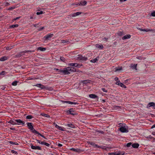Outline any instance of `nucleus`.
<instances>
[{
  "mask_svg": "<svg viewBox=\"0 0 155 155\" xmlns=\"http://www.w3.org/2000/svg\"><path fill=\"white\" fill-rule=\"evenodd\" d=\"M76 70L74 68L68 67L65 68L63 69V74H68L71 72H75Z\"/></svg>",
  "mask_w": 155,
  "mask_h": 155,
  "instance_id": "1",
  "label": "nucleus"
},
{
  "mask_svg": "<svg viewBox=\"0 0 155 155\" xmlns=\"http://www.w3.org/2000/svg\"><path fill=\"white\" fill-rule=\"evenodd\" d=\"M34 52V51H29V50L25 51H23L22 52H20L19 53H18L15 56V58H20L21 56L24 55V54L26 53L31 52Z\"/></svg>",
  "mask_w": 155,
  "mask_h": 155,
  "instance_id": "2",
  "label": "nucleus"
},
{
  "mask_svg": "<svg viewBox=\"0 0 155 155\" xmlns=\"http://www.w3.org/2000/svg\"><path fill=\"white\" fill-rule=\"evenodd\" d=\"M119 130L122 133H127L128 132L127 127L125 125L119 128Z\"/></svg>",
  "mask_w": 155,
  "mask_h": 155,
  "instance_id": "3",
  "label": "nucleus"
},
{
  "mask_svg": "<svg viewBox=\"0 0 155 155\" xmlns=\"http://www.w3.org/2000/svg\"><path fill=\"white\" fill-rule=\"evenodd\" d=\"M76 59L81 61H86L87 60V58L83 57L81 55H78L76 57Z\"/></svg>",
  "mask_w": 155,
  "mask_h": 155,
  "instance_id": "4",
  "label": "nucleus"
},
{
  "mask_svg": "<svg viewBox=\"0 0 155 155\" xmlns=\"http://www.w3.org/2000/svg\"><path fill=\"white\" fill-rule=\"evenodd\" d=\"M27 124L28 128L30 130H32V132L33 133V130H35L34 129L33 126L32 125V123H27Z\"/></svg>",
  "mask_w": 155,
  "mask_h": 155,
  "instance_id": "5",
  "label": "nucleus"
},
{
  "mask_svg": "<svg viewBox=\"0 0 155 155\" xmlns=\"http://www.w3.org/2000/svg\"><path fill=\"white\" fill-rule=\"evenodd\" d=\"M81 14V12H78L76 13H74L73 14H71L70 15V16L71 17H74L77 16Z\"/></svg>",
  "mask_w": 155,
  "mask_h": 155,
  "instance_id": "6",
  "label": "nucleus"
},
{
  "mask_svg": "<svg viewBox=\"0 0 155 155\" xmlns=\"http://www.w3.org/2000/svg\"><path fill=\"white\" fill-rule=\"evenodd\" d=\"M116 84L120 86L121 87H124V88H126V87L122 83H121L119 81H117L116 83Z\"/></svg>",
  "mask_w": 155,
  "mask_h": 155,
  "instance_id": "7",
  "label": "nucleus"
},
{
  "mask_svg": "<svg viewBox=\"0 0 155 155\" xmlns=\"http://www.w3.org/2000/svg\"><path fill=\"white\" fill-rule=\"evenodd\" d=\"M31 148L32 149L34 150H41V147L39 146H35L33 145H31Z\"/></svg>",
  "mask_w": 155,
  "mask_h": 155,
  "instance_id": "8",
  "label": "nucleus"
},
{
  "mask_svg": "<svg viewBox=\"0 0 155 155\" xmlns=\"http://www.w3.org/2000/svg\"><path fill=\"white\" fill-rule=\"evenodd\" d=\"M15 120L17 122L19 123V124H19V125L21 124L24 125L25 123V122L21 120L20 119Z\"/></svg>",
  "mask_w": 155,
  "mask_h": 155,
  "instance_id": "9",
  "label": "nucleus"
},
{
  "mask_svg": "<svg viewBox=\"0 0 155 155\" xmlns=\"http://www.w3.org/2000/svg\"><path fill=\"white\" fill-rule=\"evenodd\" d=\"M62 102L63 103H67L71 104H78V103L77 102H72L70 101H62Z\"/></svg>",
  "mask_w": 155,
  "mask_h": 155,
  "instance_id": "10",
  "label": "nucleus"
},
{
  "mask_svg": "<svg viewBox=\"0 0 155 155\" xmlns=\"http://www.w3.org/2000/svg\"><path fill=\"white\" fill-rule=\"evenodd\" d=\"M155 105V103L153 102L149 103L147 105V108H149L151 107H153Z\"/></svg>",
  "mask_w": 155,
  "mask_h": 155,
  "instance_id": "11",
  "label": "nucleus"
},
{
  "mask_svg": "<svg viewBox=\"0 0 155 155\" xmlns=\"http://www.w3.org/2000/svg\"><path fill=\"white\" fill-rule=\"evenodd\" d=\"M87 3V2L85 1H81L79 3V5L84 6Z\"/></svg>",
  "mask_w": 155,
  "mask_h": 155,
  "instance_id": "12",
  "label": "nucleus"
},
{
  "mask_svg": "<svg viewBox=\"0 0 155 155\" xmlns=\"http://www.w3.org/2000/svg\"><path fill=\"white\" fill-rule=\"evenodd\" d=\"M90 81L89 80H84L81 81V83H82L84 85V84H87L90 83Z\"/></svg>",
  "mask_w": 155,
  "mask_h": 155,
  "instance_id": "13",
  "label": "nucleus"
},
{
  "mask_svg": "<svg viewBox=\"0 0 155 155\" xmlns=\"http://www.w3.org/2000/svg\"><path fill=\"white\" fill-rule=\"evenodd\" d=\"M53 34H48L46 36H45L44 38H45V39H47L49 38L52 37L53 36Z\"/></svg>",
  "mask_w": 155,
  "mask_h": 155,
  "instance_id": "14",
  "label": "nucleus"
},
{
  "mask_svg": "<svg viewBox=\"0 0 155 155\" xmlns=\"http://www.w3.org/2000/svg\"><path fill=\"white\" fill-rule=\"evenodd\" d=\"M8 59V57L5 56L1 57L0 58V61H5Z\"/></svg>",
  "mask_w": 155,
  "mask_h": 155,
  "instance_id": "15",
  "label": "nucleus"
},
{
  "mask_svg": "<svg viewBox=\"0 0 155 155\" xmlns=\"http://www.w3.org/2000/svg\"><path fill=\"white\" fill-rule=\"evenodd\" d=\"M131 37V35H126L124 36L122 39L123 40H125L128 38H130Z\"/></svg>",
  "mask_w": 155,
  "mask_h": 155,
  "instance_id": "16",
  "label": "nucleus"
},
{
  "mask_svg": "<svg viewBox=\"0 0 155 155\" xmlns=\"http://www.w3.org/2000/svg\"><path fill=\"white\" fill-rule=\"evenodd\" d=\"M95 46L96 48L100 49H102L103 48V46L102 45H99L98 44H96L95 45Z\"/></svg>",
  "mask_w": 155,
  "mask_h": 155,
  "instance_id": "17",
  "label": "nucleus"
},
{
  "mask_svg": "<svg viewBox=\"0 0 155 155\" xmlns=\"http://www.w3.org/2000/svg\"><path fill=\"white\" fill-rule=\"evenodd\" d=\"M137 64H131L130 65V67L131 68H132V69H135L136 70H137Z\"/></svg>",
  "mask_w": 155,
  "mask_h": 155,
  "instance_id": "18",
  "label": "nucleus"
},
{
  "mask_svg": "<svg viewBox=\"0 0 155 155\" xmlns=\"http://www.w3.org/2000/svg\"><path fill=\"white\" fill-rule=\"evenodd\" d=\"M41 88L42 89H46V90H50L51 89V88H49L48 87L45 86H44V85H43L42 84L41 87Z\"/></svg>",
  "mask_w": 155,
  "mask_h": 155,
  "instance_id": "19",
  "label": "nucleus"
},
{
  "mask_svg": "<svg viewBox=\"0 0 155 155\" xmlns=\"http://www.w3.org/2000/svg\"><path fill=\"white\" fill-rule=\"evenodd\" d=\"M68 65L72 66L78 67V64L77 63H70Z\"/></svg>",
  "mask_w": 155,
  "mask_h": 155,
  "instance_id": "20",
  "label": "nucleus"
},
{
  "mask_svg": "<svg viewBox=\"0 0 155 155\" xmlns=\"http://www.w3.org/2000/svg\"><path fill=\"white\" fill-rule=\"evenodd\" d=\"M88 143L94 147H97V145L95 144V143L93 142H88Z\"/></svg>",
  "mask_w": 155,
  "mask_h": 155,
  "instance_id": "21",
  "label": "nucleus"
},
{
  "mask_svg": "<svg viewBox=\"0 0 155 155\" xmlns=\"http://www.w3.org/2000/svg\"><path fill=\"white\" fill-rule=\"evenodd\" d=\"M89 97L90 98H94L97 97L96 95L93 94H90L89 95Z\"/></svg>",
  "mask_w": 155,
  "mask_h": 155,
  "instance_id": "22",
  "label": "nucleus"
},
{
  "mask_svg": "<svg viewBox=\"0 0 155 155\" xmlns=\"http://www.w3.org/2000/svg\"><path fill=\"white\" fill-rule=\"evenodd\" d=\"M98 59L99 57H97L96 58H95L94 59L91 60L90 61L91 62L95 63L98 61Z\"/></svg>",
  "mask_w": 155,
  "mask_h": 155,
  "instance_id": "23",
  "label": "nucleus"
},
{
  "mask_svg": "<svg viewBox=\"0 0 155 155\" xmlns=\"http://www.w3.org/2000/svg\"><path fill=\"white\" fill-rule=\"evenodd\" d=\"M46 48H42L41 47H38L37 48V50H40L42 51H44L46 50Z\"/></svg>",
  "mask_w": 155,
  "mask_h": 155,
  "instance_id": "24",
  "label": "nucleus"
},
{
  "mask_svg": "<svg viewBox=\"0 0 155 155\" xmlns=\"http://www.w3.org/2000/svg\"><path fill=\"white\" fill-rule=\"evenodd\" d=\"M139 144L138 143H134L132 145V147L134 148H137L138 147Z\"/></svg>",
  "mask_w": 155,
  "mask_h": 155,
  "instance_id": "25",
  "label": "nucleus"
},
{
  "mask_svg": "<svg viewBox=\"0 0 155 155\" xmlns=\"http://www.w3.org/2000/svg\"><path fill=\"white\" fill-rule=\"evenodd\" d=\"M8 123H10L11 124H12L14 125V124H16V123L14 121L12 120H10L9 122H8Z\"/></svg>",
  "mask_w": 155,
  "mask_h": 155,
  "instance_id": "26",
  "label": "nucleus"
},
{
  "mask_svg": "<svg viewBox=\"0 0 155 155\" xmlns=\"http://www.w3.org/2000/svg\"><path fill=\"white\" fill-rule=\"evenodd\" d=\"M67 126H68V127L72 128H74V126L71 124H67Z\"/></svg>",
  "mask_w": 155,
  "mask_h": 155,
  "instance_id": "27",
  "label": "nucleus"
},
{
  "mask_svg": "<svg viewBox=\"0 0 155 155\" xmlns=\"http://www.w3.org/2000/svg\"><path fill=\"white\" fill-rule=\"evenodd\" d=\"M18 24L13 25H11L10 26V28H15V27H18Z\"/></svg>",
  "mask_w": 155,
  "mask_h": 155,
  "instance_id": "28",
  "label": "nucleus"
},
{
  "mask_svg": "<svg viewBox=\"0 0 155 155\" xmlns=\"http://www.w3.org/2000/svg\"><path fill=\"white\" fill-rule=\"evenodd\" d=\"M71 150H72L75 151L76 152H78L80 151V150H78V149H76L74 148H72L70 149Z\"/></svg>",
  "mask_w": 155,
  "mask_h": 155,
  "instance_id": "29",
  "label": "nucleus"
},
{
  "mask_svg": "<svg viewBox=\"0 0 155 155\" xmlns=\"http://www.w3.org/2000/svg\"><path fill=\"white\" fill-rule=\"evenodd\" d=\"M13 48V46H11L10 47H6V49L7 50H10Z\"/></svg>",
  "mask_w": 155,
  "mask_h": 155,
  "instance_id": "30",
  "label": "nucleus"
},
{
  "mask_svg": "<svg viewBox=\"0 0 155 155\" xmlns=\"http://www.w3.org/2000/svg\"><path fill=\"white\" fill-rule=\"evenodd\" d=\"M41 114L42 116H45V117H50V116L48 115V114H47L42 113Z\"/></svg>",
  "mask_w": 155,
  "mask_h": 155,
  "instance_id": "31",
  "label": "nucleus"
},
{
  "mask_svg": "<svg viewBox=\"0 0 155 155\" xmlns=\"http://www.w3.org/2000/svg\"><path fill=\"white\" fill-rule=\"evenodd\" d=\"M33 133H35L36 134H38L41 136V135H42L40 133H39L38 132V131H37L36 130H33Z\"/></svg>",
  "mask_w": 155,
  "mask_h": 155,
  "instance_id": "32",
  "label": "nucleus"
},
{
  "mask_svg": "<svg viewBox=\"0 0 155 155\" xmlns=\"http://www.w3.org/2000/svg\"><path fill=\"white\" fill-rule=\"evenodd\" d=\"M33 133H35L36 134H38L41 136V135H42L40 133H39L38 132V131H37L36 130H33Z\"/></svg>",
  "mask_w": 155,
  "mask_h": 155,
  "instance_id": "33",
  "label": "nucleus"
},
{
  "mask_svg": "<svg viewBox=\"0 0 155 155\" xmlns=\"http://www.w3.org/2000/svg\"><path fill=\"white\" fill-rule=\"evenodd\" d=\"M118 155H124V152L118 151Z\"/></svg>",
  "mask_w": 155,
  "mask_h": 155,
  "instance_id": "34",
  "label": "nucleus"
},
{
  "mask_svg": "<svg viewBox=\"0 0 155 155\" xmlns=\"http://www.w3.org/2000/svg\"><path fill=\"white\" fill-rule=\"evenodd\" d=\"M17 82H18L17 81H15L13 82L12 84L13 86H16L17 84Z\"/></svg>",
  "mask_w": 155,
  "mask_h": 155,
  "instance_id": "35",
  "label": "nucleus"
},
{
  "mask_svg": "<svg viewBox=\"0 0 155 155\" xmlns=\"http://www.w3.org/2000/svg\"><path fill=\"white\" fill-rule=\"evenodd\" d=\"M32 117L31 115H28L26 117V118L27 119H31L32 118Z\"/></svg>",
  "mask_w": 155,
  "mask_h": 155,
  "instance_id": "36",
  "label": "nucleus"
},
{
  "mask_svg": "<svg viewBox=\"0 0 155 155\" xmlns=\"http://www.w3.org/2000/svg\"><path fill=\"white\" fill-rule=\"evenodd\" d=\"M143 30H142V31H146V32H148V31H152L151 30H150V29H143Z\"/></svg>",
  "mask_w": 155,
  "mask_h": 155,
  "instance_id": "37",
  "label": "nucleus"
},
{
  "mask_svg": "<svg viewBox=\"0 0 155 155\" xmlns=\"http://www.w3.org/2000/svg\"><path fill=\"white\" fill-rule=\"evenodd\" d=\"M116 69L115 71V72L121 70L122 69V68H116Z\"/></svg>",
  "mask_w": 155,
  "mask_h": 155,
  "instance_id": "38",
  "label": "nucleus"
},
{
  "mask_svg": "<svg viewBox=\"0 0 155 155\" xmlns=\"http://www.w3.org/2000/svg\"><path fill=\"white\" fill-rule=\"evenodd\" d=\"M150 16L155 17V12H153L151 14Z\"/></svg>",
  "mask_w": 155,
  "mask_h": 155,
  "instance_id": "39",
  "label": "nucleus"
},
{
  "mask_svg": "<svg viewBox=\"0 0 155 155\" xmlns=\"http://www.w3.org/2000/svg\"><path fill=\"white\" fill-rule=\"evenodd\" d=\"M43 12L42 11H41L39 12H37L36 13V14L37 15H39L41 14H43Z\"/></svg>",
  "mask_w": 155,
  "mask_h": 155,
  "instance_id": "40",
  "label": "nucleus"
},
{
  "mask_svg": "<svg viewBox=\"0 0 155 155\" xmlns=\"http://www.w3.org/2000/svg\"><path fill=\"white\" fill-rule=\"evenodd\" d=\"M58 128V129L60 130H62V131H64V129L61 127H60V126H59Z\"/></svg>",
  "mask_w": 155,
  "mask_h": 155,
  "instance_id": "41",
  "label": "nucleus"
},
{
  "mask_svg": "<svg viewBox=\"0 0 155 155\" xmlns=\"http://www.w3.org/2000/svg\"><path fill=\"white\" fill-rule=\"evenodd\" d=\"M132 143H129L127 144V147H129L131 145Z\"/></svg>",
  "mask_w": 155,
  "mask_h": 155,
  "instance_id": "42",
  "label": "nucleus"
},
{
  "mask_svg": "<svg viewBox=\"0 0 155 155\" xmlns=\"http://www.w3.org/2000/svg\"><path fill=\"white\" fill-rule=\"evenodd\" d=\"M41 85H42V84H37L36 85H35L36 86L39 87H40V88L41 87Z\"/></svg>",
  "mask_w": 155,
  "mask_h": 155,
  "instance_id": "43",
  "label": "nucleus"
},
{
  "mask_svg": "<svg viewBox=\"0 0 155 155\" xmlns=\"http://www.w3.org/2000/svg\"><path fill=\"white\" fill-rule=\"evenodd\" d=\"M60 60L63 61H64L65 60V58L64 57H61L60 58Z\"/></svg>",
  "mask_w": 155,
  "mask_h": 155,
  "instance_id": "44",
  "label": "nucleus"
},
{
  "mask_svg": "<svg viewBox=\"0 0 155 155\" xmlns=\"http://www.w3.org/2000/svg\"><path fill=\"white\" fill-rule=\"evenodd\" d=\"M15 7H11L9 8H8V10H12V9H15Z\"/></svg>",
  "mask_w": 155,
  "mask_h": 155,
  "instance_id": "45",
  "label": "nucleus"
},
{
  "mask_svg": "<svg viewBox=\"0 0 155 155\" xmlns=\"http://www.w3.org/2000/svg\"><path fill=\"white\" fill-rule=\"evenodd\" d=\"M68 112L69 113V114H72V115H74V114L72 113V110H71V109H70L69 110H68Z\"/></svg>",
  "mask_w": 155,
  "mask_h": 155,
  "instance_id": "46",
  "label": "nucleus"
},
{
  "mask_svg": "<svg viewBox=\"0 0 155 155\" xmlns=\"http://www.w3.org/2000/svg\"><path fill=\"white\" fill-rule=\"evenodd\" d=\"M59 72L61 73V74H63L64 72H63V70H59Z\"/></svg>",
  "mask_w": 155,
  "mask_h": 155,
  "instance_id": "47",
  "label": "nucleus"
},
{
  "mask_svg": "<svg viewBox=\"0 0 155 155\" xmlns=\"http://www.w3.org/2000/svg\"><path fill=\"white\" fill-rule=\"evenodd\" d=\"M102 91L105 92H107V91L106 90L105 88H102Z\"/></svg>",
  "mask_w": 155,
  "mask_h": 155,
  "instance_id": "48",
  "label": "nucleus"
},
{
  "mask_svg": "<svg viewBox=\"0 0 155 155\" xmlns=\"http://www.w3.org/2000/svg\"><path fill=\"white\" fill-rule=\"evenodd\" d=\"M11 152L12 153H15V154H17V152L16 151L14 150H11Z\"/></svg>",
  "mask_w": 155,
  "mask_h": 155,
  "instance_id": "49",
  "label": "nucleus"
},
{
  "mask_svg": "<svg viewBox=\"0 0 155 155\" xmlns=\"http://www.w3.org/2000/svg\"><path fill=\"white\" fill-rule=\"evenodd\" d=\"M44 145L47 147H49L50 146V144H49V143H46V142H45Z\"/></svg>",
  "mask_w": 155,
  "mask_h": 155,
  "instance_id": "50",
  "label": "nucleus"
},
{
  "mask_svg": "<svg viewBox=\"0 0 155 155\" xmlns=\"http://www.w3.org/2000/svg\"><path fill=\"white\" fill-rule=\"evenodd\" d=\"M67 42V41L64 40H62L61 41V43H65Z\"/></svg>",
  "mask_w": 155,
  "mask_h": 155,
  "instance_id": "51",
  "label": "nucleus"
},
{
  "mask_svg": "<svg viewBox=\"0 0 155 155\" xmlns=\"http://www.w3.org/2000/svg\"><path fill=\"white\" fill-rule=\"evenodd\" d=\"M20 17H16V18L14 19L13 20H16L17 19H19L20 18Z\"/></svg>",
  "mask_w": 155,
  "mask_h": 155,
  "instance_id": "52",
  "label": "nucleus"
},
{
  "mask_svg": "<svg viewBox=\"0 0 155 155\" xmlns=\"http://www.w3.org/2000/svg\"><path fill=\"white\" fill-rule=\"evenodd\" d=\"M5 72V71H2V72L0 73V75H3L4 74V73Z\"/></svg>",
  "mask_w": 155,
  "mask_h": 155,
  "instance_id": "53",
  "label": "nucleus"
},
{
  "mask_svg": "<svg viewBox=\"0 0 155 155\" xmlns=\"http://www.w3.org/2000/svg\"><path fill=\"white\" fill-rule=\"evenodd\" d=\"M119 125H120V127H123V126H124L123 125V124L122 123H120L119 124Z\"/></svg>",
  "mask_w": 155,
  "mask_h": 155,
  "instance_id": "54",
  "label": "nucleus"
},
{
  "mask_svg": "<svg viewBox=\"0 0 155 155\" xmlns=\"http://www.w3.org/2000/svg\"><path fill=\"white\" fill-rule=\"evenodd\" d=\"M44 29V27H41L39 29V31H41L43 29Z\"/></svg>",
  "mask_w": 155,
  "mask_h": 155,
  "instance_id": "55",
  "label": "nucleus"
},
{
  "mask_svg": "<svg viewBox=\"0 0 155 155\" xmlns=\"http://www.w3.org/2000/svg\"><path fill=\"white\" fill-rule=\"evenodd\" d=\"M97 132L99 133H101L102 134H103L104 133V132L102 131H101V130H98L97 131Z\"/></svg>",
  "mask_w": 155,
  "mask_h": 155,
  "instance_id": "56",
  "label": "nucleus"
},
{
  "mask_svg": "<svg viewBox=\"0 0 155 155\" xmlns=\"http://www.w3.org/2000/svg\"><path fill=\"white\" fill-rule=\"evenodd\" d=\"M114 155H118V151H116L114 153Z\"/></svg>",
  "mask_w": 155,
  "mask_h": 155,
  "instance_id": "57",
  "label": "nucleus"
},
{
  "mask_svg": "<svg viewBox=\"0 0 155 155\" xmlns=\"http://www.w3.org/2000/svg\"><path fill=\"white\" fill-rule=\"evenodd\" d=\"M5 5L7 6H8L10 5V4L8 2H6L5 3Z\"/></svg>",
  "mask_w": 155,
  "mask_h": 155,
  "instance_id": "58",
  "label": "nucleus"
},
{
  "mask_svg": "<svg viewBox=\"0 0 155 155\" xmlns=\"http://www.w3.org/2000/svg\"><path fill=\"white\" fill-rule=\"evenodd\" d=\"M62 145L61 143H58V146L59 147H62Z\"/></svg>",
  "mask_w": 155,
  "mask_h": 155,
  "instance_id": "59",
  "label": "nucleus"
},
{
  "mask_svg": "<svg viewBox=\"0 0 155 155\" xmlns=\"http://www.w3.org/2000/svg\"><path fill=\"white\" fill-rule=\"evenodd\" d=\"M45 142H40V144H42V145H44L45 144Z\"/></svg>",
  "mask_w": 155,
  "mask_h": 155,
  "instance_id": "60",
  "label": "nucleus"
},
{
  "mask_svg": "<svg viewBox=\"0 0 155 155\" xmlns=\"http://www.w3.org/2000/svg\"><path fill=\"white\" fill-rule=\"evenodd\" d=\"M137 58L141 60L142 58L141 57H137Z\"/></svg>",
  "mask_w": 155,
  "mask_h": 155,
  "instance_id": "61",
  "label": "nucleus"
},
{
  "mask_svg": "<svg viewBox=\"0 0 155 155\" xmlns=\"http://www.w3.org/2000/svg\"><path fill=\"white\" fill-rule=\"evenodd\" d=\"M118 78H117V77H115V78H114V80L115 81H117L118 80Z\"/></svg>",
  "mask_w": 155,
  "mask_h": 155,
  "instance_id": "62",
  "label": "nucleus"
},
{
  "mask_svg": "<svg viewBox=\"0 0 155 155\" xmlns=\"http://www.w3.org/2000/svg\"><path fill=\"white\" fill-rule=\"evenodd\" d=\"M102 149H103L104 150H106V148L104 146H102Z\"/></svg>",
  "mask_w": 155,
  "mask_h": 155,
  "instance_id": "63",
  "label": "nucleus"
},
{
  "mask_svg": "<svg viewBox=\"0 0 155 155\" xmlns=\"http://www.w3.org/2000/svg\"><path fill=\"white\" fill-rule=\"evenodd\" d=\"M122 32H120L118 33V34L119 35H121L122 34Z\"/></svg>",
  "mask_w": 155,
  "mask_h": 155,
  "instance_id": "64",
  "label": "nucleus"
}]
</instances>
